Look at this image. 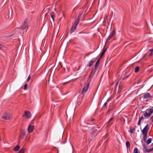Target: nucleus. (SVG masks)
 I'll return each instance as SVG.
<instances>
[{"label": "nucleus", "instance_id": "obj_1", "mask_svg": "<svg viewBox=\"0 0 153 153\" xmlns=\"http://www.w3.org/2000/svg\"><path fill=\"white\" fill-rule=\"evenodd\" d=\"M149 126L147 124L142 131V133L143 135V138L141 140V143H143V142H146L147 139V134L149 130Z\"/></svg>", "mask_w": 153, "mask_h": 153}, {"label": "nucleus", "instance_id": "obj_2", "mask_svg": "<svg viewBox=\"0 0 153 153\" xmlns=\"http://www.w3.org/2000/svg\"><path fill=\"white\" fill-rule=\"evenodd\" d=\"M82 14L80 13L78 16L77 20L75 21L74 24L73 25L71 29V33L74 32L76 29L77 26L79 24L80 19V16Z\"/></svg>", "mask_w": 153, "mask_h": 153}, {"label": "nucleus", "instance_id": "obj_3", "mask_svg": "<svg viewBox=\"0 0 153 153\" xmlns=\"http://www.w3.org/2000/svg\"><path fill=\"white\" fill-rule=\"evenodd\" d=\"M143 146V150L145 152H150L152 151H153V147L152 149H147V146L144 144L142 143Z\"/></svg>", "mask_w": 153, "mask_h": 153}, {"label": "nucleus", "instance_id": "obj_4", "mask_svg": "<svg viewBox=\"0 0 153 153\" xmlns=\"http://www.w3.org/2000/svg\"><path fill=\"white\" fill-rule=\"evenodd\" d=\"M149 112L148 113L146 112L144 114V116L146 117H149L151 115L153 112V109L152 108H150L149 109Z\"/></svg>", "mask_w": 153, "mask_h": 153}, {"label": "nucleus", "instance_id": "obj_5", "mask_svg": "<svg viewBox=\"0 0 153 153\" xmlns=\"http://www.w3.org/2000/svg\"><path fill=\"white\" fill-rule=\"evenodd\" d=\"M89 86V83L86 84L85 87L83 88L81 94H84L85 93V92L88 91Z\"/></svg>", "mask_w": 153, "mask_h": 153}, {"label": "nucleus", "instance_id": "obj_6", "mask_svg": "<svg viewBox=\"0 0 153 153\" xmlns=\"http://www.w3.org/2000/svg\"><path fill=\"white\" fill-rule=\"evenodd\" d=\"M115 34L116 33L115 32V30H114L110 34L109 36L107 39L106 42H108V40H109L111 38L115 35Z\"/></svg>", "mask_w": 153, "mask_h": 153}, {"label": "nucleus", "instance_id": "obj_7", "mask_svg": "<svg viewBox=\"0 0 153 153\" xmlns=\"http://www.w3.org/2000/svg\"><path fill=\"white\" fill-rule=\"evenodd\" d=\"M31 114L29 111H25L24 114L23 115L22 117L25 116L27 118H30L31 116Z\"/></svg>", "mask_w": 153, "mask_h": 153}, {"label": "nucleus", "instance_id": "obj_8", "mask_svg": "<svg viewBox=\"0 0 153 153\" xmlns=\"http://www.w3.org/2000/svg\"><path fill=\"white\" fill-rule=\"evenodd\" d=\"M95 120V119L92 118H88L86 119V120L85 121L87 122V124H89L91 123V122H93Z\"/></svg>", "mask_w": 153, "mask_h": 153}, {"label": "nucleus", "instance_id": "obj_9", "mask_svg": "<svg viewBox=\"0 0 153 153\" xmlns=\"http://www.w3.org/2000/svg\"><path fill=\"white\" fill-rule=\"evenodd\" d=\"M28 22L27 21H25L24 22L23 24L22 25L21 27V29H23L27 27L28 26Z\"/></svg>", "mask_w": 153, "mask_h": 153}, {"label": "nucleus", "instance_id": "obj_10", "mask_svg": "<svg viewBox=\"0 0 153 153\" xmlns=\"http://www.w3.org/2000/svg\"><path fill=\"white\" fill-rule=\"evenodd\" d=\"M2 118L3 119L6 120H8L10 119V116L7 113L4 114Z\"/></svg>", "mask_w": 153, "mask_h": 153}, {"label": "nucleus", "instance_id": "obj_11", "mask_svg": "<svg viewBox=\"0 0 153 153\" xmlns=\"http://www.w3.org/2000/svg\"><path fill=\"white\" fill-rule=\"evenodd\" d=\"M34 129V127L33 126L29 125L28 127V130L29 133H31L33 131Z\"/></svg>", "mask_w": 153, "mask_h": 153}, {"label": "nucleus", "instance_id": "obj_12", "mask_svg": "<svg viewBox=\"0 0 153 153\" xmlns=\"http://www.w3.org/2000/svg\"><path fill=\"white\" fill-rule=\"evenodd\" d=\"M113 118L112 117V118H110L109 120L108 121L107 123V126H110L112 124H113Z\"/></svg>", "mask_w": 153, "mask_h": 153}, {"label": "nucleus", "instance_id": "obj_13", "mask_svg": "<svg viewBox=\"0 0 153 153\" xmlns=\"http://www.w3.org/2000/svg\"><path fill=\"white\" fill-rule=\"evenodd\" d=\"M26 132L25 131H22L19 135V138H22V137L25 135Z\"/></svg>", "mask_w": 153, "mask_h": 153}, {"label": "nucleus", "instance_id": "obj_14", "mask_svg": "<svg viewBox=\"0 0 153 153\" xmlns=\"http://www.w3.org/2000/svg\"><path fill=\"white\" fill-rule=\"evenodd\" d=\"M151 97L150 94L149 93H147L144 95L143 98L145 99H146L148 98H150Z\"/></svg>", "mask_w": 153, "mask_h": 153}, {"label": "nucleus", "instance_id": "obj_15", "mask_svg": "<svg viewBox=\"0 0 153 153\" xmlns=\"http://www.w3.org/2000/svg\"><path fill=\"white\" fill-rule=\"evenodd\" d=\"M152 138H149L147 141H146V145H148L150 143L152 142Z\"/></svg>", "mask_w": 153, "mask_h": 153}, {"label": "nucleus", "instance_id": "obj_16", "mask_svg": "<svg viewBox=\"0 0 153 153\" xmlns=\"http://www.w3.org/2000/svg\"><path fill=\"white\" fill-rule=\"evenodd\" d=\"M19 149V146L18 145H17L14 148L13 150L15 151H17Z\"/></svg>", "mask_w": 153, "mask_h": 153}, {"label": "nucleus", "instance_id": "obj_17", "mask_svg": "<svg viewBox=\"0 0 153 153\" xmlns=\"http://www.w3.org/2000/svg\"><path fill=\"white\" fill-rule=\"evenodd\" d=\"M94 61H94L93 60H92L89 63L88 66L89 67L93 65V64L94 63Z\"/></svg>", "mask_w": 153, "mask_h": 153}, {"label": "nucleus", "instance_id": "obj_18", "mask_svg": "<svg viewBox=\"0 0 153 153\" xmlns=\"http://www.w3.org/2000/svg\"><path fill=\"white\" fill-rule=\"evenodd\" d=\"M100 58L99 59H98V60L97 61V62H96V63L95 65V68H96L97 67H98V65H99V61H100Z\"/></svg>", "mask_w": 153, "mask_h": 153}, {"label": "nucleus", "instance_id": "obj_19", "mask_svg": "<svg viewBox=\"0 0 153 153\" xmlns=\"http://www.w3.org/2000/svg\"><path fill=\"white\" fill-rule=\"evenodd\" d=\"M140 68L139 66H137L135 68V73L137 72L139 70Z\"/></svg>", "mask_w": 153, "mask_h": 153}, {"label": "nucleus", "instance_id": "obj_20", "mask_svg": "<svg viewBox=\"0 0 153 153\" xmlns=\"http://www.w3.org/2000/svg\"><path fill=\"white\" fill-rule=\"evenodd\" d=\"M126 145L127 148H129L130 147V144L129 142H126Z\"/></svg>", "mask_w": 153, "mask_h": 153}, {"label": "nucleus", "instance_id": "obj_21", "mask_svg": "<svg viewBox=\"0 0 153 153\" xmlns=\"http://www.w3.org/2000/svg\"><path fill=\"white\" fill-rule=\"evenodd\" d=\"M25 149H22L19 152V153H24L25 152Z\"/></svg>", "mask_w": 153, "mask_h": 153}, {"label": "nucleus", "instance_id": "obj_22", "mask_svg": "<svg viewBox=\"0 0 153 153\" xmlns=\"http://www.w3.org/2000/svg\"><path fill=\"white\" fill-rule=\"evenodd\" d=\"M138 150L137 148L134 149L133 152L134 153H138Z\"/></svg>", "mask_w": 153, "mask_h": 153}, {"label": "nucleus", "instance_id": "obj_23", "mask_svg": "<svg viewBox=\"0 0 153 153\" xmlns=\"http://www.w3.org/2000/svg\"><path fill=\"white\" fill-rule=\"evenodd\" d=\"M134 130L135 129L134 128L130 129V132L131 133H132L134 132Z\"/></svg>", "mask_w": 153, "mask_h": 153}, {"label": "nucleus", "instance_id": "obj_24", "mask_svg": "<svg viewBox=\"0 0 153 153\" xmlns=\"http://www.w3.org/2000/svg\"><path fill=\"white\" fill-rule=\"evenodd\" d=\"M105 52H104V51H102V54L100 57V58H101L104 55L105 53Z\"/></svg>", "mask_w": 153, "mask_h": 153}, {"label": "nucleus", "instance_id": "obj_25", "mask_svg": "<svg viewBox=\"0 0 153 153\" xmlns=\"http://www.w3.org/2000/svg\"><path fill=\"white\" fill-rule=\"evenodd\" d=\"M27 84H25L24 86V89L26 90L27 88Z\"/></svg>", "mask_w": 153, "mask_h": 153}, {"label": "nucleus", "instance_id": "obj_26", "mask_svg": "<svg viewBox=\"0 0 153 153\" xmlns=\"http://www.w3.org/2000/svg\"><path fill=\"white\" fill-rule=\"evenodd\" d=\"M141 119H139L138 122V123L137 124L139 125H140L141 122Z\"/></svg>", "mask_w": 153, "mask_h": 153}, {"label": "nucleus", "instance_id": "obj_27", "mask_svg": "<svg viewBox=\"0 0 153 153\" xmlns=\"http://www.w3.org/2000/svg\"><path fill=\"white\" fill-rule=\"evenodd\" d=\"M51 16L53 20L54 21V17L53 14H51Z\"/></svg>", "mask_w": 153, "mask_h": 153}, {"label": "nucleus", "instance_id": "obj_28", "mask_svg": "<svg viewBox=\"0 0 153 153\" xmlns=\"http://www.w3.org/2000/svg\"><path fill=\"white\" fill-rule=\"evenodd\" d=\"M30 75H29V76H28V77L27 78V82H28L29 81L30 79Z\"/></svg>", "mask_w": 153, "mask_h": 153}, {"label": "nucleus", "instance_id": "obj_29", "mask_svg": "<svg viewBox=\"0 0 153 153\" xmlns=\"http://www.w3.org/2000/svg\"><path fill=\"white\" fill-rule=\"evenodd\" d=\"M111 111V109H109L107 112V113L109 114L110 112Z\"/></svg>", "mask_w": 153, "mask_h": 153}, {"label": "nucleus", "instance_id": "obj_30", "mask_svg": "<svg viewBox=\"0 0 153 153\" xmlns=\"http://www.w3.org/2000/svg\"><path fill=\"white\" fill-rule=\"evenodd\" d=\"M152 55V53L151 52L148 55L149 56H150Z\"/></svg>", "mask_w": 153, "mask_h": 153}, {"label": "nucleus", "instance_id": "obj_31", "mask_svg": "<svg viewBox=\"0 0 153 153\" xmlns=\"http://www.w3.org/2000/svg\"><path fill=\"white\" fill-rule=\"evenodd\" d=\"M106 49L104 48L103 49L102 51H104V52L105 53L106 51Z\"/></svg>", "mask_w": 153, "mask_h": 153}, {"label": "nucleus", "instance_id": "obj_32", "mask_svg": "<svg viewBox=\"0 0 153 153\" xmlns=\"http://www.w3.org/2000/svg\"><path fill=\"white\" fill-rule=\"evenodd\" d=\"M149 51L152 53L153 52V49H150Z\"/></svg>", "mask_w": 153, "mask_h": 153}, {"label": "nucleus", "instance_id": "obj_33", "mask_svg": "<svg viewBox=\"0 0 153 153\" xmlns=\"http://www.w3.org/2000/svg\"><path fill=\"white\" fill-rule=\"evenodd\" d=\"M143 118V116H142L140 118H139V119H141V120Z\"/></svg>", "mask_w": 153, "mask_h": 153}, {"label": "nucleus", "instance_id": "obj_34", "mask_svg": "<svg viewBox=\"0 0 153 153\" xmlns=\"http://www.w3.org/2000/svg\"><path fill=\"white\" fill-rule=\"evenodd\" d=\"M107 105V102H105V104H104V105L105 106H106Z\"/></svg>", "mask_w": 153, "mask_h": 153}, {"label": "nucleus", "instance_id": "obj_35", "mask_svg": "<svg viewBox=\"0 0 153 153\" xmlns=\"http://www.w3.org/2000/svg\"><path fill=\"white\" fill-rule=\"evenodd\" d=\"M2 47V45L0 44V49H1Z\"/></svg>", "mask_w": 153, "mask_h": 153}, {"label": "nucleus", "instance_id": "obj_36", "mask_svg": "<svg viewBox=\"0 0 153 153\" xmlns=\"http://www.w3.org/2000/svg\"><path fill=\"white\" fill-rule=\"evenodd\" d=\"M118 82H117L116 83V85H115V86H117V85H118Z\"/></svg>", "mask_w": 153, "mask_h": 153}, {"label": "nucleus", "instance_id": "obj_37", "mask_svg": "<svg viewBox=\"0 0 153 153\" xmlns=\"http://www.w3.org/2000/svg\"><path fill=\"white\" fill-rule=\"evenodd\" d=\"M146 54H145V55H144V56H144V57H145V56H146Z\"/></svg>", "mask_w": 153, "mask_h": 153}, {"label": "nucleus", "instance_id": "obj_38", "mask_svg": "<svg viewBox=\"0 0 153 153\" xmlns=\"http://www.w3.org/2000/svg\"><path fill=\"white\" fill-rule=\"evenodd\" d=\"M94 132V131L93 132H92V134H93Z\"/></svg>", "mask_w": 153, "mask_h": 153}, {"label": "nucleus", "instance_id": "obj_39", "mask_svg": "<svg viewBox=\"0 0 153 153\" xmlns=\"http://www.w3.org/2000/svg\"><path fill=\"white\" fill-rule=\"evenodd\" d=\"M153 118L152 120V121H153V117H152L151 118Z\"/></svg>", "mask_w": 153, "mask_h": 153}, {"label": "nucleus", "instance_id": "obj_40", "mask_svg": "<svg viewBox=\"0 0 153 153\" xmlns=\"http://www.w3.org/2000/svg\"><path fill=\"white\" fill-rule=\"evenodd\" d=\"M128 76L126 77V78H127V77H128Z\"/></svg>", "mask_w": 153, "mask_h": 153}, {"label": "nucleus", "instance_id": "obj_41", "mask_svg": "<svg viewBox=\"0 0 153 153\" xmlns=\"http://www.w3.org/2000/svg\"><path fill=\"white\" fill-rule=\"evenodd\" d=\"M151 145H153V143H152Z\"/></svg>", "mask_w": 153, "mask_h": 153}, {"label": "nucleus", "instance_id": "obj_42", "mask_svg": "<svg viewBox=\"0 0 153 153\" xmlns=\"http://www.w3.org/2000/svg\"><path fill=\"white\" fill-rule=\"evenodd\" d=\"M81 33V32H79V33Z\"/></svg>", "mask_w": 153, "mask_h": 153}]
</instances>
